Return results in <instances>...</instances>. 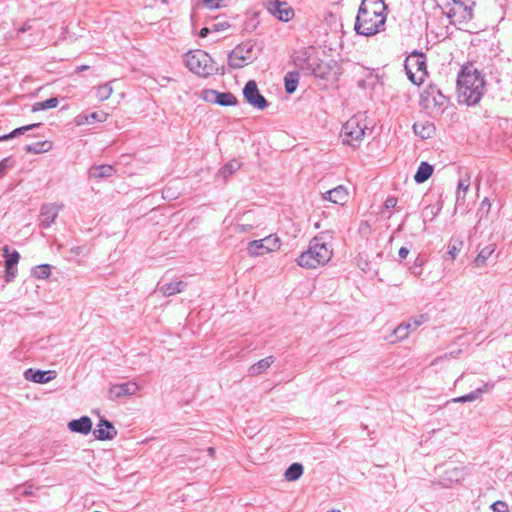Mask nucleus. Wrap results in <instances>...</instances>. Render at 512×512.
<instances>
[{
	"label": "nucleus",
	"instance_id": "f257e3e1",
	"mask_svg": "<svg viewBox=\"0 0 512 512\" xmlns=\"http://www.w3.org/2000/svg\"><path fill=\"white\" fill-rule=\"evenodd\" d=\"M486 91L484 76L472 67H464L457 78V99L460 104L479 103Z\"/></svg>",
	"mask_w": 512,
	"mask_h": 512
},
{
	"label": "nucleus",
	"instance_id": "f03ea898",
	"mask_svg": "<svg viewBox=\"0 0 512 512\" xmlns=\"http://www.w3.org/2000/svg\"><path fill=\"white\" fill-rule=\"evenodd\" d=\"M184 62L186 67L199 77L225 74L224 67H219L208 53L200 49L188 51L184 56Z\"/></svg>",
	"mask_w": 512,
	"mask_h": 512
},
{
	"label": "nucleus",
	"instance_id": "7ed1b4c3",
	"mask_svg": "<svg viewBox=\"0 0 512 512\" xmlns=\"http://www.w3.org/2000/svg\"><path fill=\"white\" fill-rule=\"evenodd\" d=\"M332 254V248L323 240V237H315L310 241L308 250L297 258V263L301 267L314 269L326 264Z\"/></svg>",
	"mask_w": 512,
	"mask_h": 512
},
{
	"label": "nucleus",
	"instance_id": "20e7f679",
	"mask_svg": "<svg viewBox=\"0 0 512 512\" xmlns=\"http://www.w3.org/2000/svg\"><path fill=\"white\" fill-rule=\"evenodd\" d=\"M385 21V15H375L373 11L359 8L355 22V31L359 35L372 36L381 30Z\"/></svg>",
	"mask_w": 512,
	"mask_h": 512
},
{
	"label": "nucleus",
	"instance_id": "39448f33",
	"mask_svg": "<svg viewBox=\"0 0 512 512\" xmlns=\"http://www.w3.org/2000/svg\"><path fill=\"white\" fill-rule=\"evenodd\" d=\"M448 104V98L436 85H429L420 96V105L432 114H441Z\"/></svg>",
	"mask_w": 512,
	"mask_h": 512
},
{
	"label": "nucleus",
	"instance_id": "423d86ee",
	"mask_svg": "<svg viewBox=\"0 0 512 512\" xmlns=\"http://www.w3.org/2000/svg\"><path fill=\"white\" fill-rule=\"evenodd\" d=\"M404 68L408 79L415 85L423 83L426 70V57L424 53L414 51L405 60Z\"/></svg>",
	"mask_w": 512,
	"mask_h": 512
},
{
	"label": "nucleus",
	"instance_id": "0eeeda50",
	"mask_svg": "<svg viewBox=\"0 0 512 512\" xmlns=\"http://www.w3.org/2000/svg\"><path fill=\"white\" fill-rule=\"evenodd\" d=\"M366 126L362 125L357 117L350 118L341 129V138L344 144L358 148L364 138Z\"/></svg>",
	"mask_w": 512,
	"mask_h": 512
},
{
	"label": "nucleus",
	"instance_id": "6e6552de",
	"mask_svg": "<svg viewBox=\"0 0 512 512\" xmlns=\"http://www.w3.org/2000/svg\"><path fill=\"white\" fill-rule=\"evenodd\" d=\"M294 63L301 70L316 77L323 78L326 74V67L318 58L311 57L309 50L303 48L295 53Z\"/></svg>",
	"mask_w": 512,
	"mask_h": 512
},
{
	"label": "nucleus",
	"instance_id": "1a4fd4ad",
	"mask_svg": "<svg viewBox=\"0 0 512 512\" xmlns=\"http://www.w3.org/2000/svg\"><path fill=\"white\" fill-rule=\"evenodd\" d=\"M252 51L251 44L237 45L228 55V65L232 69L244 67L246 63L253 61Z\"/></svg>",
	"mask_w": 512,
	"mask_h": 512
},
{
	"label": "nucleus",
	"instance_id": "9d476101",
	"mask_svg": "<svg viewBox=\"0 0 512 512\" xmlns=\"http://www.w3.org/2000/svg\"><path fill=\"white\" fill-rule=\"evenodd\" d=\"M280 241L278 237L269 235L264 239L254 240L248 244L247 251L250 256H261L266 253L279 249Z\"/></svg>",
	"mask_w": 512,
	"mask_h": 512
},
{
	"label": "nucleus",
	"instance_id": "9b49d317",
	"mask_svg": "<svg viewBox=\"0 0 512 512\" xmlns=\"http://www.w3.org/2000/svg\"><path fill=\"white\" fill-rule=\"evenodd\" d=\"M265 5L269 13L282 22H288L294 17V10L287 2L266 0Z\"/></svg>",
	"mask_w": 512,
	"mask_h": 512
},
{
	"label": "nucleus",
	"instance_id": "f8f14e48",
	"mask_svg": "<svg viewBox=\"0 0 512 512\" xmlns=\"http://www.w3.org/2000/svg\"><path fill=\"white\" fill-rule=\"evenodd\" d=\"M243 95L251 106L259 110H264L268 106L267 100L260 94L254 80H250L246 83L243 89Z\"/></svg>",
	"mask_w": 512,
	"mask_h": 512
},
{
	"label": "nucleus",
	"instance_id": "ddd939ff",
	"mask_svg": "<svg viewBox=\"0 0 512 512\" xmlns=\"http://www.w3.org/2000/svg\"><path fill=\"white\" fill-rule=\"evenodd\" d=\"M139 390V385L133 381L116 384L109 389V398L111 400H116L124 396H132L135 395Z\"/></svg>",
	"mask_w": 512,
	"mask_h": 512
},
{
	"label": "nucleus",
	"instance_id": "4468645a",
	"mask_svg": "<svg viewBox=\"0 0 512 512\" xmlns=\"http://www.w3.org/2000/svg\"><path fill=\"white\" fill-rule=\"evenodd\" d=\"M96 439L101 441L112 440L117 435V429L112 422L101 417L97 427L93 430Z\"/></svg>",
	"mask_w": 512,
	"mask_h": 512
},
{
	"label": "nucleus",
	"instance_id": "2eb2a0df",
	"mask_svg": "<svg viewBox=\"0 0 512 512\" xmlns=\"http://www.w3.org/2000/svg\"><path fill=\"white\" fill-rule=\"evenodd\" d=\"M61 208L62 205H57L55 203L42 205L40 210V226L42 228L50 227L54 223Z\"/></svg>",
	"mask_w": 512,
	"mask_h": 512
},
{
	"label": "nucleus",
	"instance_id": "dca6fc26",
	"mask_svg": "<svg viewBox=\"0 0 512 512\" xmlns=\"http://www.w3.org/2000/svg\"><path fill=\"white\" fill-rule=\"evenodd\" d=\"M57 376L56 371L54 370H37L33 368H29L24 372V378L27 381H31L38 384H45L49 381L55 379Z\"/></svg>",
	"mask_w": 512,
	"mask_h": 512
},
{
	"label": "nucleus",
	"instance_id": "f3484780",
	"mask_svg": "<svg viewBox=\"0 0 512 512\" xmlns=\"http://www.w3.org/2000/svg\"><path fill=\"white\" fill-rule=\"evenodd\" d=\"M453 2L455 4V7L449 10L448 17L451 18L455 16L457 13L461 12L463 19L470 20L472 18V7L474 5L473 0H453Z\"/></svg>",
	"mask_w": 512,
	"mask_h": 512
},
{
	"label": "nucleus",
	"instance_id": "a211bd4d",
	"mask_svg": "<svg viewBox=\"0 0 512 512\" xmlns=\"http://www.w3.org/2000/svg\"><path fill=\"white\" fill-rule=\"evenodd\" d=\"M107 117L108 114L103 111L81 113L75 117L74 122L77 126H82L85 124H92L95 122H105L107 120Z\"/></svg>",
	"mask_w": 512,
	"mask_h": 512
},
{
	"label": "nucleus",
	"instance_id": "6ab92c4d",
	"mask_svg": "<svg viewBox=\"0 0 512 512\" xmlns=\"http://www.w3.org/2000/svg\"><path fill=\"white\" fill-rule=\"evenodd\" d=\"M348 191L343 185H339L323 194V199L334 204L344 205L348 200Z\"/></svg>",
	"mask_w": 512,
	"mask_h": 512
},
{
	"label": "nucleus",
	"instance_id": "aec40b11",
	"mask_svg": "<svg viewBox=\"0 0 512 512\" xmlns=\"http://www.w3.org/2000/svg\"><path fill=\"white\" fill-rule=\"evenodd\" d=\"M493 387H494L493 382L485 383L482 387L477 388L476 390L470 392L469 394H466V395H463V396H460L457 398H453L451 400V402L465 403V402H472V401L478 400L481 398L482 393L490 391L491 389H493Z\"/></svg>",
	"mask_w": 512,
	"mask_h": 512
},
{
	"label": "nucleus",
	"instance_id": "412c9836",
	"mask_svg": "<svg viewBox=\"0 0 512 512\" xmlns=\"http://www.w3.org/2000/svg\"><path fill=\"white\" fill-rule=\"evenodd\" d=\"M68 428L72 432L87 435L92 430V421L88 416H82L68 423Z\"/></svg>",
	"mask_w": 512,
	"mask_h": 512
},
{
	"label": "nucleus",
	"instance_id": "4be33fe9",
	"mask_svg": "<svg viewBox=\"0 0 512 512\" xmlns=\"http://www.w3.org/2000/svg\"><path fill=\"white\" fill-rule=\"evenodd\" d=\"M411 327V322H402L393 330L390 336L386 337V339L391 343L404 340L411 333Z\"/></svg>",
	"mask_w": 512,
	"mask_h": 512
},
{
	"label": "nucleus",
	"instance_id": "5701e85b",
	"mask_svg": "<svg viewBox=\"0 0 512 512\" xmlns=\"http://www.w3.org/2000/svg\"><path fill=\"white\" fill-rule=\"evenodd\" d=\"M466 474V468L463 466L451 467L445 470L443 481L445 484L458 483L464 479Z\"/></svg>",
	"mask_w": 512,
	"mask_h": 512
},
{
	"label": "nucleus",
	"instance_id": "b1692460",
	"mask_svg": "<svg viewBox=\"0 0 512 512\" xmlns=\"http://www.w3.org/2000/svg\"><path fill=\"white\" fill-rule=\"evenodd\" d=\"M275 361L273 356L265 357L251 365L248 369L249 376H258L265 372Z\"/></svg>",
	"mask_w": 512,
	"mask_h": 512
},
{
	"label": "nucleus",
	"instance_id": "393cba45",
	"mask_svg": "<svg viewBox=\"0 0 512 512\" xmlns=\"http://www.w3.org/2000/svg\"><path fill=\"white\" fill-rule=\"evenodd\" d=\"M115 169L111 165L92 166L89 169V177L95 179L109 178L113 176Z\"/></svg>",
	"mask_w": 512,
	"mask_h": 512
},
{
	"label": "nucleus",
	"instance_id": "a878e982",
	"mask_svg": "<svg viewBox=\"0 0 512 512\" xmlns=\"http://www.w3.org/2000/svg\"><path fill=\"white\" fill-rule=\"evenodd\" d=\"M187 284L184 281H177V282H170L163 284L161 286H158V290L164 295V296H172L177 293H180L184 291Z\"/></svg>",
	"mask_w": 512,
	"mask_h": 512
},
{
	"label": "nucleus",
	"instance_id": "bb28decb",
	"mask_svg": "<svg viewBox=\"0 0 512 512\" xmlns=\"http://www.w3.org/2000/svg\"><path fill=\"white\" fill-rule=\"evenodd\" d=\"M413 131L416 135L420 136L422 139H428L432 137L435 132V127L432 123L426 122H416L413 125Z\"/></svg>",
	"mask_w": 512,
	"mask_h": 512
},
{
	"label": "nucleus",
	"instance_id": "cd10ccee",
	"mask_svg": "<svg viewBox=\"0 0 512 512\" xmlns=\"http://www.w3.org/2000/svg\"><path fill=\"white\" fill-rule=\"evenodd\" d=\"M433 166L428 162H421L415 175L414 180L416 183H424L427 181L433 173Z\"/></svg>",
	"mask_w": 512,
	"mask_h": 512
},
{
	"label": "nucleus",
	"instance_id": "c85d7f7f",
	"mask_svg": "<svg viewBox=\"0 0 512 512\" xmlns=\"http://www.w3.org/2000/svg\"><path fill=\"white\" fill-rule=\"evenodd\" d=\"M359 8H364L367 11H373L375 15H384L386 5L383 0H362Z\"/></svg>",
	"mask_w": 512,
	"mask_h": 512
},
{
	"label": "nucleus",
	"instance_id": "c756f323",
	"mask_svg": "<svg viewBox=\"0 0 512 512\" xmlns=\"http://www.w3.org/2000/svg\"><path fill=\"white\" fill-rule=\"evenodd\" d=\"M496 250V243H490L479 251L478 255L476 256L474 263L477 267L485 265L487 259L494 253Z\"/></svg>",
	"mask_w": 512,
	"mask_h": 512
},
{
	"label": "nucleus",
	"instance_id": "7c9ffc66",
	"mask_svg": "<svg viewBox=\"0 0 512 512\" xmlns=\"http://www.w3.org/2000/svg\"><path fill=\"white\" fill-rule=\"evenodd\" d=\"M3 256L5 258V266H8V268L17 266L20 254L16 250H10L9 246L3 247Z\"/></svg>",
	"mask_w": 512,
	"mask_h": 512
},
{
	"label": "nucleus",
	"instance_id": "2f4dec72",
	"mask_svg": "<svg viewBox=\"0 0 512 512\" xmlns=\"http://www.w3.org/2000/svg\"><path fill=\"white\" fill-rule=\"evenodd\" d=\"M303 474V465L300 463H292L285 471L284 476L287 481H296Z\"/></svg>",
	"mask_w": 512,
	"mask_h": 512
},
{
	"label": "nucleus",
	"instance_id": "473e14b6",
	"mask_svg": "<svg viewBox=\"0 0 512 512\" xmlns=\"http://www.w3.org/2000/svg\"><path fill=\"white\" fill-rule=\"evenodd\" d=\"M216 104L220 106H233L237 104V98L231 92H218L216 95Z\"/></svg>",
	"mask_w": 512,
	"mask_h": 512
},
{
	"label": "nucleus",
	"instance_id": "72a5a7b5",
	"mask_svg": "<svg viewBox=\"0 0 512 512\" xmlns=\"http://www.w3.org/2000/svg\"><path fill=\"white\" fill-rule=\"evenodd\" d=\"M39 126H40V124L37 123V124H31V125H26V126H22V127L16 128V129H14L13 131H11L8 134L0 135V142L1 141H7V140L13 139L15 137H18L20 135H23L27 131H30L33 128L39 127Z\"/></svg>",
	"mask_w": 512,
	"mask_h": 512
},
{
	"label": "nucleus",
	"instance_id": "f704fd0d",
	"mask_svg": "<svg viewBox=\"0 0 512 512\" xmlns=\"http://www.w3.org/2000/svg\"><path fill=\"white\" fill-rule=\"evenodd\" d=\"M299 81V74L298 72H288L285 75L284 83H285V90L288 94H292L295 92L297 85Z\"/></svg>",
	"mask_w": 512,
	"mask_h": 512
},
{
	"label": "nucleus",
	"instance_id": "c9c22d12",
	"mask_svg": "<svg viewBox=\"0 0 512 512\" xmlns=\"http://www.w3.org/2000/svg\"><path fill=\"white\" fill-rule=\"evenodd\" d=\"M463 247V241L459 238H452L448 244L447 255L454 260Z\"/></svg>",
	"mask_w": 512,
	"mask_h": 512
},
{
	"label": "nucleus",
	"instance_id": "e433bc0d",
	"mask_svg": "<svg viewBox=\"0 0 512 512\" xmlns=\"http://www.w3.org/2000/svg\"><path fill=\"white\" fill-rule=\"evenodd\" d=\"M240 166L241 164L239 161L231 160L219 170V174L222 175L224 179H227L235 171H237L240 168Z\"/></svg>",
	"mask_w": 512,
	"mask_h": 512
},
{
	"label": "nucleus",
	"instance_id": "4c0bfd02",
	"mask_svg": "<svg viewBox=\"0 0 512 512\" xmlns=\"http://www.w3.org/2000/svg\"><path fill=\"white\" fill-rule=\"evenodd\" d=\"M51 148V144L48 141L36 142L34 144H28L25 146V151L38 154L42 152H46Z\"/></svg>",
	"mask_w": 512,
	"mask_h": 512
},
{
	"label": "nucleus",
	"instance_id": "58836bf2",
	"mask_svg": "<svg viewBox=\"0 0 512 512\" xmlns=\"http://www.w3.org/2000/svg\"><path fill=\"white\" fill-rule=\"evenodd\" d=\"M58 103H59L58 98L51 97L45 101L35 103L33 105L32 110L33 111H41V110H46V109H53L58 106Z\"/></svg>",
	"mask_w": 512,
	"mask_h": 512
},
{
	"label": "nucleus",
	"instance_id": "ea45409f",
	"mask_svg": "<svg viewBox=\"0 0 512 512\" xmlns=\"http://www.w3.org/2000/svg\"><path fill=\"white\" fill-rule=\"evenodd\" d=\"M113 92V89L109 83L100 85L96 88L95 96L99 101L107 100Z\"/></svg>",
	"mask_w": 512,
	"mask_h": 512
},
{
	"label": "nucleus",
	"instance_id": "a19ab883",
	"mask_svg": "<svg viewBox=\"0 0 512 512\" xmlns=\"http://www.w3.org/2000/svg\"><path fill=\"white\" fill-rule=\"evenodd\" d=\"M51 274V266L48 264H41L33 269V276L37 279H47Z\"/></svg>",
	"mask_w": 512,
	"mask_h": 512
},
{
	"label": "nucleus",
	"instance_id": "79ce46f5",
	"mask_svg": "<svg viewBox=\"0 0 512 512\" xmlns=\"http://www.w3.org/2000/svg\"><path fill=\"white\" fill-rule=\"evenodd\" d=\"M227 0H200V3L207 9L214 10L225 7Z\"/></svg>",
	"mask_w": 512,
	"mask_h": 512
},
{
	"label": "nucleus",
	"instance_id": "37998d69",
	"mask_svg": "<svg viewBox=\"0 0 512 512\" xmlns=\"http://www.w3.org/2000/svg\"><path fill=\"white\" fill-rule=\"evenodd\" d=\"M423 265H424V259L422 257L418 256L415 259L412 267L410 268L411 274L416 277L420 276L422 274Z\"/></svg>",
	"mask_w": 512,
	"mask_h": 512
},
{
	"label": "nucleus",
	"instance_id": "c03bdc74",
	"mask_svg": "<svg viewBox=\"0 0 512 512\" xmlns=\"http://www.w3.org/2000/svg\"><path fill=\"white\" fill-rule=\"evenodd\" d=\"M428 319L429 317L427 314H421L408 320L407 322L412 323L411 332L417 329L420 325L426 323Z\"/></svg>",
	"mask_w": 512,
	"mask_h": 512
},
{
	"label": "nucleus",
	"instance_id": "a18cd8bd",
	"mask_svg": "<svg viewBox=\"0 0 512 512\" xmlns=\"http://www.w3.org/2000/svg\"><path fill=\"white\" fill-rule=\"evenodd\" d=\"M217 91L213 89H206L202 91V98L210 103L216 104Z\"/></svg>",
	"mask_w": 512,
	"mask_h": 512
},
{
	"label": "nucleus",
	"instance_id": "49530a36",
	"mask_svg": "<svg viewBox=\"0 0 512 512\" xmlns=\"http://www.w3.org/2000/svg\"><path fill=\"white\" fill-rule=\"evenodd\" d=\"M490 508L493 512H509L508 505L504 501H496L494 502Z\"/></svg>",
	"mask_w": 512,
	"mask_h": 512
},
{
	"label": "nucleus",
	"instance_id": "de8ad7c7",
	"mask_svg": "<svg viewBox=\"0 0 512 512\" xmlns=\"http://www.w3.org/2000/svg\"><path fill=\"white\" fill-rule=\"evenodd\" d=\"M17 274V266L8 268V266H5V281L6 282H12Z\"/></svg>",
	"mask_w": 512,
	"mask_h": 512
},
{
	"label": "nucleus",
	"instance_id": "09e8293b",
	"mask_svg": "<svg viewBox=\"0 0 512 512\" xmlns=\"http://www.w3.org/2000/svg\"><path fill=\"white\" fill-rule=\"evenodd\" d=\"M12 167V160L5 158L0 161V179L5 175L6 171Z\"/></svg>",
	"mask_w": 512,
	"mask_h": 512
},
{
	"label": "nucleus",
	"instance_id": "8fccbe9b",
	"mask_svg": "<svg viewBox=\"0 0 512 512\" xmlns=\"http://www.w3.org/2000/svg\"><path fill=\"white\" fill-rule=\"evenodd\" d=\"M470 186L469 179H460L458 182L457 200L460 199V191L465 194Z\"/></svg>",
	"mask_w": 512,
	"mask_h": 512
},
{
	"label": "nucleus",
	"instance_id": "3c124183",
	"mask_svg": "<svg viewBox=\"0 0 512 512\" xmlns=\"http://www.w3.org/2000/svg\"><path fill=\"white\" fill-rule=\"evenodd\" d=\"M491 208V203L488 198H484L478 209V213L482 215L487 214Z\"/></svg>",
	"mask_w": 512,
	"mask_h": 512
},
{
	"label": "nucleus",
	"instance_id": "603ef678",
	"mask_svg": "<svg viewBox=\"0 0 512 512\" xmlns=\"http://www.w3.org/2000/svg\"><path fill=\"white\" fill-rule=\"evenodd\" d=\"M396 205H397V199L395 197H388L384 202V206L386 209L395 208Z\"/></svg>",
	"mask_w": 512,
	"mask_h": 512
},
{
	"label": "nucleus",
	"instance_id": "864d4df0",
	"mask_svg": "<svg viewBox=\"0 0 512 512\" xmlns=\"http://www.w3.org/2000/svg\"><path fill=\"white\" fill-rule=\"evenodd\" d=\"M230 27L229 23L228 22H224V23H219V24H214L213 25V30L214 31H219V30H223V29H226Z\"/></svg>",
	"mask_w": 512,
	"mask_h": 512
},
{
	"label": "nucleus",
	"instance_id": "5fc2aeb1",
	"mask_svg": "<svg viewBox=\"0 0 512 512\" xmlns=\"http://www.w3.org/2000/svg\"><path fill=\"white\" fill-rule=\"evenodd\" d=\"M409 254V249L406 248V247H401L399 249V252H398V255L400 257V259H405Z\"/></svg>",
	"mask_w": 512,
	"mask_h": 512
},
{
	"label": "nucleus",
	"instance_id": "6e6d98bb",
	"mask_svg": "<svg viewBox=\"0 0 512 512\" xmlns=\"http://www.w3.org/2000/svg\"><path fill=\"white\" fill-rule=\"evenodd\" d=\"M209 32H210V29L207 27H204L200 30L199 36L204 38L209 34Z\"/></svg>",
	"mask_w": 512,
	"mask_h": 512
},
{
	"label": "nucleus",
	"instance_id": "4d7b16f0",
	"mask_svg": "<svg viewBox=\"0 0 512 512\" xmlns=\"http://www.w3.org/2000/svg\"><path fill=\"white\" fill-rule=\"evenodd\" d=\"M71 252L75 255H79L81 252V247H74L71 249Z\"/></svg>",
	"mask_w": 512,
	"mask_h": 512
},
{
	"label": "nucleus",
	"instance_id": "13d9d810",
	"mask_svg": "<svg viewBox=\"0 0 512 512\" xmlns=\"http://www.w3.org/2000/svg\"><path fill=\"white\" fill-rule=\"evenodd\" d=\"M207 452H208L210 457H214L215 449L213 447L208 448Z\"/></svg>",
	"mask_w": 512,
	"mask_h": 512
},
{
	"label": "nucleus",
	"instance_id": "bf43d9fd",
	"mask_svg": "<svg viewBox=\"0 0 512 512\" xmlns=\"http://www.w3.org/2000/svg\"><path fill=\"white\" fill-rule=\"evenodd\" d=\"M89 68V66L87 65H82V66H79L77 67V71L80 72V71H84V70H87Z\"/></svg>",
	"mask_w": 512,
	"mask_h": 512
},
{
	"label": "nucleus",
	"instance_id": "052dcab7",
	"mask_svg": "<svg viewBox=\"0 0 512 512\" xmlns=\"http://www.w3.org/2000/svg\"><path fill=\"white\" fill-rule=\"evenodd\" d=\"M331 512H340V511H339V510H337V511L333 510V511H331Z\"/></svg>",
	"mask_w": 512,
	"mask_h": 512
}]
</instances>
